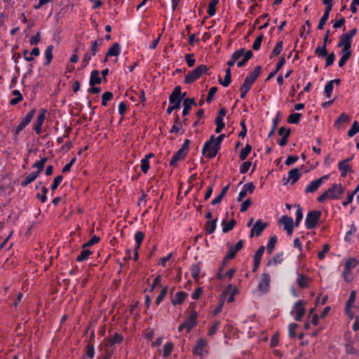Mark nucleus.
<instances>
[{
  "instance_id": "47",
  "label": "nucleus",
  "mask_w": 359,
  "mask_h": 359,
  "mask_svg": "<svg viewBox=\"0 0 359 359\" xmlns=\"http://www.w3.org/2000/svg\"><path fill=\"white\" fill-rule=\"evenodd\" d=\"M277 242V237L276 236H271L267 243L266 249L269 254H271L274 250L275 245Z\"/></svg>"
},
{
  "instance_id": "38",
  "label": "nucleus",
  "mask_w": 359,
  "mask_h": 359,
  "mask_svg": "<svg viewBox=\"0 0 359 359\" xmlns=\"http://www.w3.org/2000/svg\"><path fill=\"white\" fill-rule=\"evenodd\" d=\"M191 276L195 280L200 279L201 267L198 264H194L190 269Z\"/></svg>"
},
{
  "instance_id": "23",
  "label": "nucleus",
  "mask_w": 359,
  "mask_h": 359,
  "mask_svg": "<svg viewBox=\"0 0 359 359\" xmlns=\"http://www.w3.org/2000/svg\"><path fill=\"white\" fill-rule=\"evenodd\" d=\"M352 40L346 36L345 34H342L340 36L339 41L338 43V47H341L342 50H350Z\"/></svg>"
},
{
  "instance_id": "48",
  "label": "nucleus",
  "mask_w": 359,
  "mask_h": 359,
  "mask_svg": "<svg viewBox=\"0 0 359 359\" xmlns=\"http://www.w3.org/2000/svg\"><path fill=\"white\" fill-rule=\"evenodd\" d=\"M283 49V42L280 41L276 43L272 53L271 55V57L278 56Z\"/></svg>"
},
{
  "instance_id": "44",
  "label": "nucleus",
  "mask_w": 359,
  "mask_h": 359,
  "mask_svg": "<svg viewBox=\"0 0 359 359\" xmlns=\"http://www.w3.org/2000/svg\"><path fill=\"white\" fill-rule=\"evenodd\" d=\"M219 325H220V321L215 320L212 323V325L209 327L208 333H207L209 337L214 336L217 333V330H218V329L219 327Z\"/></svg>"
},
{
  "instance_id": "33",
  "label": "nucleus",
  "mask_w": 359,
  "mask_h": 359,
  "mask_svg": "<svg viewBox=\"0 0 359 359\" xmlns=\"http://www.w3.org/2000/svg\"><path fill=\"white\" fill-rule=\"evenodd\" d=\"M101 77L100 76V72L97 70H94L90 74V78L89 84L90 86H93L96 84H100L101 83Z\"/></svg>"
},
{
  "instance_id": "19",
  "label": "nucleus",
  "mask_w": 359,
  "mask_h": 359,
  "mask_svg": "<svg viewBox=\"0 0 359 359\" xmlns=\"http://www.w3.org/2000/svg\"><path fill=\"white\" fill-rule=\"evenodd\" d=\"M255 189V185L252 182H249L243 185L242 190L239 192L237 200L238 201H243V199L249 194H252Z\"/></svg>"
},
{
  "instance_id": "34",
  "label": "nucleus",
  "mask_w": 359,
  "mask_h": 359,
  "mask_svg": "<svg viewBox=\"0 0 359 359\" xmlns=\"http://www.w3.org/2000/svg\"><path fill=\"white\" fill-rule=\"evenodd\" d=\"M39 172H32L29 174L27 176L25 177V179L21 182V185L22 187H27L28 184L33 182L38 177Z\"/></svg>"
},
{
  "instance_id": "5",
  "label": "nucleus",
  "mask_w": 359,
  "mask_h": 359,
  "mask_svg": "<svg viewBox=\"0 0 359 359\" xmlns=\"http://www.w3.org/2000/svg\"><path fill=\"white\" fill-rule=\"evenodd\" d=\"M208 71V67L206 65H201L187 73L184 82L191 83L198 79L203 74H206Z\"/></svg>"
},
{
  "instance_id": "26",
  "label": "nucleus",
  "mask_w": 359,
  "mask_h": 359,
  "mask_svg": "<svg viewBox=\"0 0 359 359\" xmlns=\"http://www.w3.org/2000/svg\"><path fill=\"white\" fill-rule=\"evenodd\" d=\"M187 151L184 149H180L172 157L170 161L171 165L176 164L179 161L183 159L187 155Z\"/></svg>"
},
{
  "instance_id": "53",
  "label": "nucleus",
  "mask_w": 359,
  "mask_h": 359,
  "mask_svg": "<svg viewBox=\"0 0 359 359\" xmlns=\"http://www.w3.org/2000/svg\"><path fill=\"white\" fill-rule=\"evenodd\" d=\"M224 305V300L221 298L217 306L211 311L213 316L218 315L223 309Z\"/></svg>"
},
{
  "instance_id": "55",
  "label": "nucleus",
  "mask_w": 359,
  "mask_h": 359,
  "mask_svg": "<svg viewBox=\"0 0 359 359\" xmlns=\"http://www.w3.org/2000/svg\"><path fill=\"white\" fill-rule=\"evenodd\" d=\"M315 53L319 57H324L327 55V51L326 48V46L323 45L322 46H318L316 50Z\"/></svg>"
},
{
  "instance_id": "39",
  "label": "nucleus",
  "mask_w": 359,
  "mask_h": 359,
  "mask_svg": "<svg viewBox=\"0 0 359 359\" xmlns=\"http://www.w3.org/2000/svg\"><path fill=\"white\" fill-rule=\"evenodd\" d=\"M217 219L209 220L205 223V231L208 234L212 233L216 229Z\"/></svg>"
},
{
  "instance_id": "29",
  "label": "nucleus",
  "mask_w": 359,
  "mask_h": 359,
  "mask_svg": "<svg viewBox=\"0 0 359 359\" xmlns=\"http://www.w3.org/2000/svg\"><path fill=\"white\" fill-rule=\"evenodd\" d=\"M349 159H346L344 161H339L338 163V168L341 172V176H346L347 172L350 171L349 168Z\"/></svg>"
},
{
  "instance_id": "42",
  "label": "nucleus",
  "mask_w": 359,
  "mask_h": 359,
  "mask_svg": "<svg viewBox=\"0 0 359 359\" xmlns=\"http://www.w3.org/2000/svg\"><path fill=\"white\" fill-rule=\"evenodd\" d=\"M356 233V227L355 226L352 224L350 226L349 231H348L344 236V240L346 242L350 243L352 241L353 236Z\"/></svg>"
},
{
  "instance_id": "40",
  "label": "nucleus",
  "mask_w": 359,
  "mask_h": 359,
  "mask_svg": "<svg viewBox=\"0 0 359 359\" xmlns=\"http://www.w3.org/2000/svg\"><path fill=\"white\" fill-rule=\"evenodd\" d=\"M92 254V252L88 249L83 248L80 255L76 257V262H81L86 260L89 256Z\"/></svg>"
},
{
  "instance_id": "37",
  "label": "nucleus",
  "mask_w": 359,
  "mask_h": 359,
  "mask_svg": "<svg viewBox=\"0 0 359 359\" xmlns=\"http://www.w3.org/2000/svg\"><path fill=\"white\" fill-rule=\"evenodd\" d=\"M351 54V50H341V57L338 62L339 67H341L346 64V62L350 57Z\"/></svg>"
},
{
  "instance_id": "1",
  "label": "nucleus",
  "mask_w": 359,
  "mask_h": 359,
  "mask_svg": "<svg viewBox=\"0 0 359 359\" xmlns=\"http://www.w3.org/2000/svg\"><path fill=\"white\" fill-rule=\"evenodd\" d=\"M344 189L341 184H334L327 190L324 191L317 198L319 203H323L326 200H337L341 198Z\"/></svg>"
},
{
  "instance_id": "7",
  "label": "nucleus",
  "mask_w": 359,
  "mask_h": 359,
  "mask_svg": "<svg viewBox=\"0 0 359 359\" xmlns=\"http://www.w3.org/2000/svg\"><path fill=\"white\" fill-rule=\"evenodd\" d=\"M198 314L196 311L191 312L189 317L178 327V331L182 332L186 330L187 332H189L197 324Z\"/></svg>"
},
{
  "instance_id": "59",
  "label": "nucleus",
  "mask_w": 359,
  "mask_h": 359,
  "mask_svg": "<svg viewBox=\"0 0 359 359\" xmlns=\"http://www.w3.org/2000/svg\"><path fill=\"white\" fill-rule=\"evenodd\" d=\"M251 165H252V163L250 161H247L243 162L241 164V165L240 166V170H239L240 173L241 174L246 173L249 170Z\"/></svg>"
},
{
  "instance_id": "20",
  "label": "nucleus",
  "mask_w": 359,
  "mask_h": 359,
  "mask_svg": "<svg viewBox=\"0 0 359 359\" xmlns=\"http://www.w3.org/2000/svg\"><path fill=\"white\" fill-rule=\"evenodd\" d=\"M266 226V223L263 222L261 219H258L252 226L250 231V237L254 235L259 236Z\"/></svg>"
},
{
  "instance_id": "63",
  "label": "nucleus",
  "mask_w": 359,
  "mask_h": 359,
  "mask_svg": "<svg viewBox=\"0 0 359 359\" xmlns=\"http://www.w3.org/2000/svg\"><path fill=\"white\" fill-rule=\"evenodd\" d=\"M264 36L262 34L258 36L256 39L255 40L253 44H252V48L255 50H257L260 48L262 42L263 41Z\"/></svg>"
},
{
  "instance_id": "28",
  "label": "nucleus",
  "mask_w": 359,
  "mask_h": 359,
  "mask_svg": "<svg viewBox=\"0 0 359 359\" xmlns=\"http://www.w3.org/2000/svg\"><path fill=\"white\" fill-rule=\"evenodd\" d=\"M120 53H121L120 45L118 43H114L113 46L107 52L105 60H107V58L108 57H112V56L117 57L120 54Z\"/></svg>"
},
{
  "instance_id": "30",
  "label": "nucleus",
  "mask_w": 359,
  "mask_h": 359,
  "mask_svg": "<svg viewBox=\"0 0 359 359\" xmlns=\"http://www.w3.org/2000/svg\"><path fill=\"white\" fill-rule=\"evenodd\" d=\"M194 104H196V102L194 99H184L183 102V116H187L189 113L191 106Z\"/></svg>"
},
{
  "instance_id": "16",
  "label": "nucleus",
  "mask_w": 359,
  "mask_h": 359,
  "mask_svg": "<svg viewBox=\"0 0 359 359\" xmlns=\"http://www.w3.org/2000/svg\"><path fill=\"white\" fill-rule=\"evenodd\" d=\"M279 223L283 226L288 236H291L294 231V222L292 217L283 215L279 219Z\"/></svg>"
},
{
  "instance_id": "11",
  "label": "nucleus",
  "mask_w": 359,
  "mask_h": 359,
  "mask_svg": "<svg viewBox=\"0 0 359 359\" xmlns=\"http://www.w3.org/2000/svg\"><path fill=\"white\" fill-rule=\"evenodd\" d=\"M208 344V341L205 339H199L197 340L196 346L193 350L194 354L201 357L205 355L208 353V350L206 348Z\"/></svg>"
},
{
  "instance_id": "43",
  "label": "nucleus",
  "mask_w": 359,
  "mask_h": 359,
  "mask_svg": "<svg viewBox=\"0 0 359 359\" xmlns=\"http://www.w3.org/2000/svg\"><path fill=\"white\" fill-rule=\"evenodd\" d=\"M46 162H47V158L46 157L41 158L39 161H36L33 164V168H36L38 170L36 172H39V175L40 172L43 169V167H44V165H45Z\"/></svg>"
},
{
  "instance_id": "10",
  "label": "nucleus",
  "mask_w": 359,
  "mask_h": 359,
  "mask_svg": "<svg viewBox=\"0 0 359 359\" xmlns=\"http://www.w3.org/2000/svg\"><path fill=\"white\" fill-rule=\"evenodd\" d=\"M238 293V289L236 286H233L232 284H229L222 292L221 298L224 300L226 299V302L231 303L235 300V296Z\"/></svg>"
},
{
  "instance_id": "17",
  "label": "nucleus",
  "mask_w": 359,
  "mask_h": 359,
  "mask_svg": "<svg viewBox=\"0 0 359 359\" xmlns=\"http://www.w3.org/2000/svg\"><path fill=\"white\" fill-rule=\"evenodd\" d=\"M182 98L181 88L180 86H177L174 88L172 93L170 95L169 101L170 103L173 105V107L180 108Z\"/></svg>"
},
{
  "instance_id": "14",
  "label": "nucleus",
  "mask_w": 359,
  "mask_h": 359,
  "mask_svg": "<svg viewBox=\"0 0 359 359\" xmlns=\"http://www.w3.org/2000/svg\"><path fill=\"white\" fill-rule=\"evenodd\" d=\"M302 173L297 168L291 169L287 174V177H283V181L284 182V184H294L296 183L298 180L300 178Z\"/></svg>"
},
{
  "instance_id": "64",
  "label": "nucleus",
  "mask_w": 359,
  "mask_h": 359,
  "mask_svg": "<svg viewBox=\"0 0 359 359\" xmlns=\"http://www.w3.org/2000/svg\"><path fill=\"white\" fill-rule=\"evenodd\" d=\"M100 238L99 236H93L87 243L83 245V248L86 247L92 246L100 241Z\"/></svg>"
},
{
  "instance_id": "56",
  "label": "nucleus",
  "mask_w": 359,
  "mask_h": 359,
  "mask_svg": "<svg viewBox=\"0 0 359 359\" xmlns=\"http://www.w3.org/2000/svg\"><path fill=\"white\" fill-rule=\"evenodd\" d=\"M149 161H148L147 158H143L141 160V164H140V168L141 170L144 173H147L148 170H149Z\"/></svg>"
},
{
  "instance_id": "60",
  "label": "nucleus",
  "mask_w": 359,
  "mask_h": 359,
  "mask_svg": "<svg viewBox=\"0 0 359 359\" xmlns=\"http://www.w3.org/2000/svg\"><path fill=\"white\" fill-rule=\"evenodd\" d=\"M350 120H351V118L348 115H347L344 113H342L340 114V116L338 117L337 120L336 121L335 125L339 126V124L346 122V121H349Z\"/></svg>"
},
{
  "instance_id": "41",
  "label": "nucleus",
  "mask_w": 359,
  "mask_h": 359,
  "mask_svg": "<svg viewBox=\"0 0 359 359\" xmlns=\"http://www.w3.org/2000/svg\"><path fill=\"white\" fill-rule=\"evenodd\" d=\"M231 69L230 68H228L225 72V76L224 78V80H219V82L221 85H222L224 87H227L231 83Z\"/></svg>"
},
{
  "instance_id": "54",
  "label": "nucleus",
  "mask_w": 359,
  "mask_h": 359,
  "mask_svg": "<svg viewBox=\"0 0 359 359\" xmlns=\"http://www.w3.org/2000/svg\"><path fill=\"white\" fill-rule=\"evenodd\" d=\"M359 132V123L355 121L353 123L351 128L348 130V135L353 137Z\"/></svg>"
},
{
  "instance_id": "21",
  "label": "nucleus",
  "mask_w": 359,
  "mask_h": 359,
  "mask_svg": "<svg viewBox=\"0 0 359 359\" xmlns=\"http://www.w3.org/2000/svg\"><path fill=\"white\" fill-rule=\"evenodd\" d=\"M243 247V241L242 240H240L237 242V243L235 245L231 246L226 255V257L227 259H232L235 257L236 254L241 250Z\"/></svg>"
},
{
  "instance_id": "61",
  "label": "nucleus",
  "mask_w": 359,
  "mask_h": 359,
  "mask_svg": "<svg viewBox=\"0 0 359 359\" xmlns=\"http://www.w3.org/2000/svg\"><path fill=\"white\" fill-rule=\"evenodd\" d=\"M167 292H168V288L166 287H164L160 294H158V296L156 297V305H158L163 300V299L165 298V295L167 294Z\"/></svg>"
},
{
  "instance_id": "8",
  "label": "nucleus",
  "mask_w": 359,
  "mask_h": 359,
  "mask_svg": "<svg viewBox=\"0 0 359 359\" xmlns=\"http://www.w3.org/2000/svg\"><path fill=\"white\" fill-rule=\"evenodd\" d=\"M321 217V212L312 210L308 212L305 218V226L307 229H314L319 222Z\"/></svg>"
},
{
  "instance_id": "31",
  "label": "nucleus",
  "mask_w": 359,
  "mask_h": 359,
  "mask_svg": "<svg viewBox=\"0 0 359 359\" xmlns=\"http://www.w3.org/2000/svg\"><path fill=\"white\" fill-rule=\"evenodd\" d=\"M252 56V53L251 50L245 51L243 49V56L237 60V66L238 67H243L248 60H249Z\"/></svg>"
},
{
  "instance_id": "13",
  "label": "nucleus",
  "mask_w": 359,
  "mask_h": 359,
  "mask_svg": "<svg viewBox=\"0 0 359 359\" xmlns=\"http://www.w3.org/2000/svg\"><path fill=\"white\" fill-rule=\"evenodd\" d=\"M304 302L302 300L297 301L291 311V313L294 316V318L299 321L304 315L305 309L304 308Z\"/></svg>"
},
{
  "instance_id": "45",
  "label": "nucleus",
  "mask_w": 359,
  "mask_h": 359,
  "mask_svg": "<svg viewBox=\"0 0 359 359\" xmlns=\"http://www.w3.org/2000/svg\"><path fill=\"white\" fill-rule=\"evenodd\" d=\"M144 238V233L142 231H137L135 234V241L136 243V249L139 250L141 243Z\"/></svg>"
},
{
  "instance_id": "4",
  "label": "nucleus",
  "mask_w": 359,
  "mask_h": 359,
  "mask_svg": "<svg viewBox=\"0 0 359 359\" xmlns=\"http://www.w3.org/2000/svg\"><path fill=\"white\" fill-rule=\"evenodd\" d=\"M220 147L214 141V135H212L210 140L205 142L203 147L202 153L209 158H213L216 156Z\"/></svg>"
},
{
  "instance_id": "9",
  "label": "nucleus",
  "mask_w": 359,
  "mask_h": 359,
  "mask_svg": "<svg viewBox=\"0 0 359 359\" xmlns=\"http://www.w3.org/2000/svg\"><path fill=\"white\" fill-rule=\"evenodd\" d=\"M329 179V175H323V177L318 178V179H316V180H314L313 181H311L306 187H305V189H304V192L306 194H308V193H314L315 191H316L318 188L323 184H324L327 180Z\"/></svg>"
},
{
  "instance_id": "6",
  "label": "nucleus",
  "mask_w": 359,
  "mask_h": 359,
  "mask_svg": "<svg viewBox=\"0 0 359 359\" xmlns=\"http://www.w3.org/2000/svg\"><path fill=\"white\" fill-rule=\"evenodd\" d=\"M358 264V261L354 257H348L345 260L342 276L346 282H351L353 279L352 269L355 268Z\"/></svg>"
},
{
  "instance_id": "46",
  "label": "nucleus",
  "mask_w": 359,
  "mask_h": 359,
  "mask_svg": "<svg viewBox=\"0 0 359 359\" xmlns=\"http://www.w3.org/2000/svg\"><path fill=\"white\" fill-rule=\"evenodd\" d=\"M252 150V147L250 144H246L245 147L241 149L239 155V158L241 161L246 159L249 154Z\"/></svg>"
},
{
  "instance_id": "57",
  "label": "nucleus",
  "mask_w": 359,
  "mask_h": 359,
  "mask_svg": "<svg viewBox=\"0 0 359 359\" xmlns=\"http://www.w3.org/2000/svg\"><path fill=\"white\" fill-rule=\"evenodd\" d=\"M300 118H301V114L293 113L289 116L288 121L290 123L297 124V123H299Z\"/></svg>"
},
{
  "instance_id": "32",
  "label": "nucleus",
  "mask_w": 359,
  "mask_h": 359,
  "mask_svg": "<svg viewBox=\"0 0 359 359\" xmlns=\"http://www.w3.org/2000/svg\"><path fill=\"white\" fill-rule=\"evenodd\" d=\"M285 60L283 57H282L279 60L278 63L276 64V69H274L273 72H270L269 74L268 75V76L266 79V81H268L271 79H272L278 73V72L283 67V66L285 65Z\"/></svg>"
},
{
  "instance_id": "50",
  "label": "nucleus",
  "mask_w": 359,
  "mask_h": 359,
  "mask_svg": "<svg viewBox=\"0 0 359 359\" xmlns=\"http://www.w3.org/2000/svg\"><path fill=\"white\" fill-rule=\"evenodd\" d=\"M215 122L216 124L215 133H219L225 126V123L224 122V118L217 116L215 118Z\"/></svg>"
},
{
  "instance_id": "52",
  "label": "nucleus",
  "mask_w": 359,
  "mask_h": 359,
  "mask_svg": "<svg viewBox=\"0 0 359 359\" xmlns=\"http://www.w3.org/2000/svg\"><path fill=\"white\" fill-rule=\"evenodd\" d=\"M173 347H174V345L172 343H171V342L166 343L163 346V357L167 358L168 356H169L173 350Z\"/></svg>"
},
{
  "instance_id": "58",
  "label": "nucleus",
  "mask_w": 359,
  "mask_h": 359,
  "mask_svg": "<svg viewBox=\"0 0 359 359\" xmlns=\"http://www.w3.org/2000/svg\"><path fill=\"white\" fill-rule=\"evenodd\" d=\"M113 97V94L110 92H105L102 95V105L107 106V102L111 100Z\"/></svg>"
},
{
  "instance_id": "3",
  "label": "nucleus",
  "mask_w": 359,
  "mask_h": 359,
  "mask_svg": "<svg viewBox=\"0 0 359 359\" xmlns=\"http://www.w3.org/2000/svg\"><path fill=\"white\" fill-rule=\"evenodd\" d=\"M345 312L351 319L357 318L359 316V302H356V292L354 290L351 292L346 302Z\"/></svg>"
},
{
  "instance_id": "2",
  "label": "nucleus",
  "mask_w": 359,
  "mask_h": 359,
  "mask_svg": "<svg viewBox=\"0 0 359 359\" xmlns=\"http://www.w3.org/2000/svg\"><path fill=\"white\" fill-rule=\"evenodd\" d=\"M261 71V67L257 66L255 68V69L249 73L245 77L243 83L240 88L241 90V97L245 98L247 93L250 90L252 85L256 81L257 77L259 76Z\"/></svg>"
},
{
  "instance_id": "27",
  "label": "nucleus",
  "mask_w": 359,
  "mask_h": 359,
  "mask_svg": "<svg viewBox=\"0 0 359 359\" xmlns=\"http://www.w3.org/2000/svg\"><path fill=\"white\" fill-rule=\"evenodd\" d=\"M243 55V48H240L239 50L234 52L231 56L230 60L227 61V65L229 67H232L235 62L238 60Z\"/></svg>"
},
{
  "instance_id": "51",
  "label": "nucleus",
  "mask_w": 359,
  "mask_h": 359,
  "mask_svg": "<svg viewBox=\"0 0 359 359\" xmlns=\"http://www.w3.org/2000/svg\"><path fill=\"white\" fill-rule=\"evenodd\" d=\"M235 224H236V222L233 219H231V221L227 222H222V231L224 233L229 232L234 227Z\"/></svg>"
},
{
  "instance_id": "22",
  "label": "nucleus",
  "mask_w": 359,
  "mask_h": 359,
  "mask_svg": "<svg viewBox=\"0 0 359 359\" xmlns=\"http://www.w3.org/2000/svg\"><path fill=\"white\" fill-rule=\"evenodd\" d=\"M339 83L340 80L338 79L331 80L326 83L324 88V93L327 98H330L331 97L334 88V84L339 85Z\"/></svg>"
},
{
  "instance_id": "62",
  "label": "nucleus",
  "mask_w": 359,
  "mask_h": 359,
  "mask_svg": "<svg viewBox=\"0 0 359 359\" xmlns=\"http://www.w3.org/2000/svg\"><path fill=\"white\" fill-rule=\"evenodd\" d=\"M297 284L300 287H306L308 285V279L302 275H299L297 280Z\"/></svg>"
},
{
  "instance_id": "18",
  "label": "nucleus",
  "mask_w": 359,
  "mask_h": 359,
  "mask_svg": "<svg viewBox=\"0 0 359 359\" xmlns=\"http://www.w3.org/2000/svg\"><path fill=\"white\" fill-rule=\"evenodd\" d=\"M271 277L268 273H262L261 279L259 283V290L263 293L269 291L270 289Z\"/></svg>"
},
{
  "instance_id": "35",
  "label": "nucleus",
  "mask_w": 359,
  "mask_h": 359,
  "mask_svg": "<svg viewBox=\"0 0 359 359\" xmlns=\"http://www.w3.org/2000/svg\"><path fill=\"white\" fill-rule=\"evenodd\" d=\"M12 94L15 97L11 99L9 102L11 105H15L23 100L22 95L19 90H13Z\"/></svg>"
},
{
  "instance_id": "12",
  "label": "nucleus",
  "mask_w": 359,
  "mask_h": 359,
  "mask_svg": "<svg viewBox=\"0 0 359 359\" xmlns=\"http://www.w3.org/2000/svg\"><path fill=\"white\" fill-rule=\"evenodd\" d=\"M36 113L35 109H32L29 111L27 115L22 119L19 125L17 126L15 130V135H18L19 133L31 122L34 114Z\"/></svg>"
},
{
  "instance_id": "49",
  "label": "nucleus",
  "mask_w": 359,
  "mask_h": 359,
  "mask_svg": "<svg viewBox=\"0 0 359 359\" xmlns=\"http://www.w3.org/2000/svg\"><path fill=\"white\" fill-rule=\"evenodd\" d=\"M218 4V1L217 0H212L209 5H208V14L209 15V16H213L215 15L216 13V6Z\"/></svg>"
},
{
  "instance_id": "24",
  "label": "nucleus",
  "mask_w": 359,
  "mask_h": 359,
  "mask_svg": "<svg viewBox=\"0 0 359 359\" xmlns=\"http://www.w3.org/2000/svg\"><path fill=\"white\" fill-rule=\"evenodd\" d=\"M187 297V294L184 291L177 292L171 299V303L173 305L182 304L185 299Z\"/></svg>"
},
{
  "instance_id": "15",
  "label": "nucleus",
  "mask_w": 359,
  "mask_h": 359,
  "mask_svg": "<svg viewBox=\"0 0 359 359\" xmlns=\"http://www.w3.org/2000/svg\"><path fill=\"white\" fill-rule=\"evenodd\" d=\"M46 113L47 110L46 109H41L34 122L33 129L37 135H40L42 133V126L45 121Z\"/></svg>"
},
{
  "instance_id": "36",
  "label": "nucleus",
  "mask_w": 359,
  "mask_h": 359,
  "mask_svg": "<svg viewBox=\"0 0 359 359\" xmlns=\"http://www.w3.org/2000/svg\"><path fill=\"white\" fill-rule=\"evenodd\" d=\"M53 46L50 45V46H48L46 50H45V58H46V62H44V65H48L50 63V62L52 61L53 60Z\"/></svg>"
},
{
  "instance_id": "25",
  "label": "nucleus",
  "mask_w": 359,
  "mask_h": 359,
  "mask_svg": "<svg viewBox=\"0 0 359 359\" xmlns=\"http://www.w3.org/2000/svg\"><path fill=\"white\" fill-rule=\"evenodd\" d=\"M264 250L265 247L260 246L259 249L255 252V254L254 255V271H255L259 267Z\"/></svg>"
}]
</instances>
